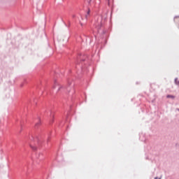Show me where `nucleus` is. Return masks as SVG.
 <instances>
[{"label": "nucleus", "mask_w": 179, "mask_h": 179, "mask_svg": "<svg viewBox=\"0 0 179 179\" xmlns=\"http://www.w3.org/2000/svg\"><path fill=\"white\" fill-rule=\"evenodd\" d=\"M92 0H87V2H88V3L89 4H90V1H91Z\"/></svg>", "instance_id": "39448f33"}, {"label": "nucleus", "mask_w": 179, "mask_h": 179, "mask_svg": "<svg viewBox=\"0 0 179 179\" xmlns=\"http://www.w3.org/2000/svg\"><path fill=\"white\" fill-rule=\"evenodd\" d=\"M106 22V18H103V17L99 16L96 22H95V26L97 27V29H100L102 24H104Z\"/></svg>", "instance_id": "f257e3e1"}, {"label": "nucleus", "mask_w": 179, "mask_h": 179, "mask_svg": "<svg viewBox=\"0 0 179 179\" xmlns=\"http://www.w3.org/2000/svg\"><path fill=\"white\" fill-rule=\"evenodd\" d=\"M167 97H168V99H170V97H173V96L171 95H168Z\"/></svg>", "instance_id": "20e7f679"}, {"label": "nucleus", "mask_w": 179, "mask_h": 179, "mask_svg": "<svg viewBox=\"0 0 179 179\" xmlns=\"http://www.w3.org/2000/svg\"><path fill=\"white\" fill-rule=\"evenodd\" d=\"M57 86H59L58 83H55V85L53 86V89H55Z\"/></svg>", "instance_id": "7ed1b4c3"}, {"label": "nucleus", "mask_w": 179, "mask_h": 179, "mask_svg": "<svg viewBox=\"0 0 179 179\" xmlns=\"http://www.w3.org/2000/svg\"><path fill=\"white\" fill-rule=\"evenodd\" d=\"M30 148H31V149H33V150H36L37 149V147H34L33 145H31V144L29 145Z\"/></svg>", "instance_id": "f03ea898"}]
</instances>
